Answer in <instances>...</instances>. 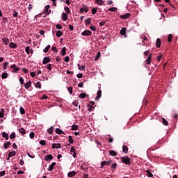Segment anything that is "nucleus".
<instances>
[{"label":"nucleus","instance_id":"34","mask_svg":"<svg viewBox=\"0 0 178 178\" xmlns=\"http://www.w3.org/2000/svg\"><path fill=\"white\" fill-rule=\"evenodd\" d=\"M91 23V18H88L85 20V24L86 26H88Z\"/></svg>","mask_w":178,"mask_h":178},{"label":"nucleus","instance_id":"16","mask_svg":"<svg viewBox=\"0 0 178 178\" xmlns=\"http://www.w3.org/2000/svg\"><path fill=\"white\" fill-rule=\"evenodd\" d=\"M122 152H124V154H127V152H129V147H127V146H126V145H123L122 146Z\"/></svg>","mask_w":178,"mask_h":178},{"label":"nucleus","instance_id":"22","mask_svg":"<svg viewBox=\"0 0 178 178\" xmlns=\"http://www.w3.org/2000/svg\"><path fill=\"white\" fill-rule=\"evenodd\" d=\"M62 19L64 20V22L67 20V14H66V13H63Z\"/></svg>","mask_w":178,"mask_h":178},{"label":"nucleus","instance_id":"10","mask_svg":"<svg viewBox=\"0 0 178 178\" xmlns=\"http://www.w3.org/2000/svg\"><path fill=\"white\" fill-rule=\"evenodd\" d=\"M9 47L13 48V49H16V48H17V44L13 42H11L9 44Z\"/></svg>","mask_w":178,"mask_h":178},{"label":"nucleus","instance_id":"19","mask_svg":"<svg viewBox=\"0 0 178 178\" xmlns=\"http://www.w3.org/2000/svg\"><path fill=\"white\" fill-rule=\"evenodd\" d=\"M3 42H4L5 45H8L9 44V39L8 38H2Z\"/></svg>","mask_w":178,"mask_h":178},{"label":"nucleus","instance_id":"39","mask_svg":"<svg viewBox=\"0 0 178 178\" xmlns=\"http://www.w3.org/2000/svg\"><path fill=\"white\" fill-rule=\"evenodd\" d=\"M10 142H7L6 143L4 144V148L5 149H8L9 148V146L10 145Z\"/></svg>","mask_w":178,"mask_h":178},{"label":"nucleus","instance_id":"28","mask_svg":"<svg viewBox=\"0 0 178 178\" xmlns=\"http://www.w3.org/2000/svg\"><path fill=\"white\" fill-rule=\"evenodd\" d=\"M5 116V109L1 108L0 111V118H2Z\"/></svg>","mask_w":178,"mask_h":178},{"label":"nucleus","instance_id":"59","mask_svg":"<svg viewBox=\"0 0 178 178\" xmlns=\"http://www.w3.org/2000/svg\"><path fill=\"white\" fill-rule=\"evenodd\" d=\"M19 83H20V84H24V79H23V77H20L19 78Z\"/></svg>","mask_w":178,"mask_h":178},{"label":"nucleus","instance_id":"47","mask_svg":"<svg viewBox=\"0 0 178 178\" xmlns=\"http://www.w3.org/2000/svg\"><path fill=\"white\" fill-rule=\"evenodd\" d=\"M79 129V126L76 125V124H73L72 126V130L74 131V130H77Z\"/></svg>","mask_w":178,"mask_h":178},{"label":"nucleus","instance_id":"38","mask_svg":"<svg viewBox=\"0 0 178 178\" xmlns=\"http://www.w3.org/2000/svg\"><path fill=\"white\" fill-rule=\"evenodd\" d=\"M19 112H20L21 115H24L26 113V111L24 110V108L23 107L19 108Z\"/></svg>","mask_w":178,"mask_h":178},{"label":"nucleus","instance_id":"3","mask_svg":"<svg viewBox=\"0 0 178 178\" xmlns=\"http://www.w3.org/2000/svg\"><path fill=\"white\" fill-rule=\"evenodd\" d=\"M11 69L13 70V73H16V72H19V70H20V67H16V64H13L12 65H10Z\"/></svg>","mask_w":178,"mask_h":178},{"label":"nucleus","instance_id":"45","mask_svg":"<svg viewBox=\"0 0 178 178\" xmlns=\"http://www.w3.org/2000/svg\"><path fill=\"white\" fill-rule=\"evenodd\" d=\"M108 10L109 12H116V10H118V8L115 7H113V8H110Z\"/></svg>","mask_w":178,"mask_h":178},{"label":"nucleus","instance_id":"62","mask_svg":"<svg viewBox=\"0 0 178 178\" xmlns=\"http://www.w3.org/2000/svg\"><path fill=\"white\" fill-rule=\"evenodd\" d=\"M51 51H54V52H58V49H56V47H51Z\"/></svg>","mask_w":178,"mask_h":178},{"label":"nucleus","instance_id":"64","mask_svg":"<svg viewBox=\"0 0 178 178\" xmlns=\"http://www.w3.org/2000/svg\"><path fill=\"white\" fill-rule=\"evenodd\" d=\"M69 59H70L69 56H66L64 58L65 62H69Z\"/></svg>","mask_w":178,"mask_h":178},{"label":"nucleus","instance_id":"52","mask_svg":"<svg viewBox=\"0 0 178 178\" xmlns=\"http://www.w3.org/2000/svg\"><path fill=\"white\" fill-rule=\"evenodd\" d=\"M64 9H65L66 13H67V15H69V13H70V9L69 8V7H65Z\"/></svg>","mask_w":178,"mask_h":178},{"label":"nucleus","instance_id":"60","mask_svg":"<svg viewBox=\"0 0 178 178\" xmlns=\"http://www.w3.org/2000/svg\"><path fill=\"white\" fill-rule=\"evenodd\" d=\"M6 172L5 170L0 172V177H2V176H5Z\"/></svg>","mask_w":178,"mask_h":178},{"label":"nucleus","instance_id":"44","mask_svg":"<svg viewBox=\"0 0 178 178\" xmlns=\"http://www.w3.org/2000/svg\"><path fill=\"white\" fill-rule=\"evenodd\" d=\"M56 35V37H62V35H63V33H62V31H57Z\"/></svg>","mask_w":178,"mask_h":178},{"label":"nucleus","instance_id":"1","mask_svg":"<svg viewBox=\"0 0 178 178\" xmlns=\"http://www.w3.org/2000/svg\"><path fill=\"white\" fill-rule=\"evenodd\" d=\"M120 159L122 163H124V165H131V159L127 156H122Z\"/></svg>","mask_w":178,"mask_h":178},{"label":"nucleus","instance_id":"36","mask_svg":"<svg viewBox=\"0 0 178 178\" xmlns=\"http://www.w3.org/2000/svg\"><path fill=\"white\" fill-rule=\"evenodd\" d=\"M68 141L70 144H73L74 143V140H73V138H72V136H70L68 137Z\"/></svg>","mask_w":178,"mask_h":178},{"label":"nucleus","instance_id":"18","mask_svg":"<svg viewBox=\"0 0 178 178\" xmlns=\"http://www.w3.org/2000/svg\"><path fill=\"white\" fill-rule=\"evenodd\" d=\"M56 134H65V132L63 131L60 129L56 128L55 130Z\"/></svg>","mask_w":178,"mask_h":178},{"label":"nucleus","instance_id":"40","mask_svg":"<svg viewBox=\"0 0 178 178\" xmlns=\"http://www.w3.org/2000/svg\"><path fill=\"white\" fill-rule=\"evenodd\" d=\"M97 10H98V7H95L92 8L91 10L92 15H95V13H97Z\"/></svg>","mask_w":178,"mask_h":178},{"label":"nucleus","instance_id":"46","mask_svg":"<svg viewBox=\"0 0 178 178\" xmlns=\"http://www.w3.org/2000/svg\"><path fill=\"white\" fill-rule=\"evenodd\" d=\"M117 166H118V163H113L111 165V170H115V169H116Z\"/></svg>","mask_w":178,"mask_h":178},{"label":"nucleus","instance_id":"54","mask_svg":"<svg viewBox=\"0 0 178 178\" xmlns=\"http://www.w3.org/2000/svg\"><path fill=\"white\" fill-rule=\"evenodd\" d=\"M67 90H68L70 94H73V87H69L67 88Z\"/></svg>","mask_w":178,"mask_h":178},{"label":"nucleus","instance_id":"48","mask_svg":"<svg viewBox=\"0 0 178 178\" xmlns=\"http://www.w3.org/2000/svg\"><path fill=\"white\" fill-rule=\"evenodd\" d=\"M172 38H173V36L172 35V34H169L168 38V42H172Z\"/></svg>","mask_w":178,"mask_h":178},{"label":"nucleus","instance_id":"6","mask_svg":"<svg viewBox=\"0 0 178 178\" xmlns=\"http://www.w3.org/2000/svg\"><path fill=\"white\" fill-rule=\"evenodd\" d=\"M102 95V90H99L97 92V96L95 97V101H98V99H99V98H101Z\"/></svg>","mask_w":178,"mask_h":178},{"label":"nucleus","instance_id":"30","mask_svg":"<svg viewBox=\"0 0 178 178\" xmlns=\"http://www.w3.org/2000/svg\"><path fill=\"white\" fill-rule=\"evenodd\" d=\"M19 132L20 134H22V136H24V134H26V130H24L23 128L19 129Z\"/></svg>","mask_w":178,"mask_h":178},{"label":"nucleus","instance_id":"25","mask_svg":"<svg viewBox=\"0 0 178 178\" xmlns=\"http://www.w3.org/2000/svg\"><path fill=\"white\" fill-rule=\"evenodd\" d=\"M54 130H55L54 127H51L47 129V132L49 133V134H52V133H54Z\"/></svg>","mask_w":178,"mask_h":178},{"label":"nucleus","instance_id":"50","mask_svg":"<svg viewBox=\"0 0 178 178\" xmlns=\"http://www.w3.org/2000/svg\"><path fill=\"white\" fill-rule=\"evenodd\" d=\"M1 79H8V73L5 72L1 75Z\"/></svg>","mask_w":178,"mask_h":178},{"label":"nucleus","instance_id":"8","mask_svg":"<svg viewBox=\"0 0 178 178\" xmlns=\"http://www.w3.org/2000/svg\"><path fill=\"white\" fill-rule=\"evenodd\" d=\"M49 5H47L44 7V13H46V15H49V13H51V10H49Z\"/></svg>","mask_w":178,"mask_h":178},{"label":"nucleus","instance_id":"61","mask_svg":"<svg viewBox=\"0 0 178 178\" xmlns=\"http://www.w3.org/2000/svg\"><path fill=\"white\" fill-rule=\"evenodd\" d=\"M105 24H106V22H105V21H102L99 23V26H105Z\"/></svg>","mask_w":178,"mask_h":178},{"label":"nucleus","instance_id":"33","mask_svg":"<svg viewBox=\"0 0 178 178\" xmlns=\"http://www.w3.org/2000/svg\"><path fill=\"white\" fill-rule=\"evenodd\" d=\"M35 87L36 88H41V82L38 81V82L35 83Z\"/></svg>","mask_w":178,"mask_h":178},{"label":"nucleus","instance_id":"23","mask_svg":"<svg viewBox=\"0 0 178 178\" xmlns=\"http://www.w3.org/2000/svg\"><path fill=\"white\" fill-rule=\"evenodd\" d=\"M16 155V151H12L8 153L9 158H12V156H15Z\"/></svg>","mask_w":178,"mask_h":178},{"label":"nucleus","instance_id":"41","mask_svg":"<svg viewBox=\"0 0 178 178\" xmlns=\"http://www.w3.org/2000/svg\"><path fill=\"white\" fill-rule=\"evenodd\" d=\"M78 68L79 70H86V67L84 65H80V64H78Z\"/></svg>","mask_w":178,"mask_h":178},{"label":"nucleus","instance_id":"43","mask_svg":"<svg viewBox=\"0 0 178 178\" xmlns=\"http://www.w3.org/2000/svg\"><path fill=\"white\" fill-rule=\"evenodd\" d=\"M10 138L11 140H13V138H16V134L15 132H13L10 135Z\"/></svg>","mask_w":178,"mask_h":178},{"label":"nucleus","instance_id":"15","mask_svg":"<svg viewBox=\"0 0 178 178\" xmlns=\"http://www.w3.org/2000/svg\"><path fill=\"white\" fill-rule=\"evenodd\" d=\"M52 159H54V156H52V154H48L45 156V161H51Z\"/></svg>","mask_w":178,"mask_h":178},{"label":"nucleus","instance_id":"53","mask_svg":"<svg viewBox=\"0 0 178 178\" xmlns=\"http://www.w3.org/2000/svg\"><path fill=\"white\" fill-rule=\"evenodd\" d=\"M35 136V134H34V132H31L30 134H29V137L31 139L34 138Z\"/></svg>","mask_w":178,"mask_h":178},{"label":"nucleus","instance_id":"55","mask_svg":"<svg viewBox=\"0 0 178 178\" xmlns=\"http://www.w3.org/2000/svg\"><path fill=\"white\" fill-rule=\"evenodd\" d=\"M40 144L41 145H47V143H46L45 140H40Z\"/></svg>","mask_w":178,"mask_h":178},{"label":"nucleus","instance_id":"13","mask_svg":"<svg viewBox=\"0 0 178 178\" xmlns=\"http://www.w3.org/2000/svg\"><path fill=\"white\" fill-rule=\"evenodd\" d=\"M24 87L26 90H29L31 87V81H29L26 83H24Z\"/></svg>","mask_w":178,"mask_h":178},{"label":"nucleus","instance_id":"56","mask_svg":"<svg viewBox=\"0 0 178 178\" xmlns=\"http://www.w3.org/2000/svg\"><path fill=\"white\" fill-rule=\"evenodd\" d=\"M56 29H57L58 30H62V25L58 24L56 26Z\"/></svg>","mask_w":178,"mask_h":178},{"label":"nucleus","instance_id":"42","mask_svg":"<svg viewBox=\"0 0 178 178\" xmlns=\"http://www.w3.org/2000/svg\"><path fill=\"white\" fill-rule=\"evenodd\" d=\"M86 97H87V94H86V93H81L79 95V98H81L82 99H84V98H86Z\"/></svg>","mask_w":178,"mask_h":178},{"label":"nucleus","instance_id":"14","mask_svg":"<svg viewBox=\"0 0 178 178\" xmlns=\"http://www.w3.org/2000/svg\"><path fill=\"white\" fill-rule=\"evenodd\" d=\"M152 54H149L147 58L146 59V63L147 65H151V60H152Z\"/></svg>","mask_w":178,"mask_h":178},{"label":"nucleus","instance_id":"5","mask_svg":"<svg viewBox=\"0 0 178 178\" xmlns=\"http://www.w3.org/2000/svg\"><path fill=\"white\" fill-rule=\"evenodd\" d=\"M51 148H53L54 149H59V148H62V145L60 143H54L52 145Z\"/></svg>","mask_w":178,"mask_h":178},{"label":"nucleus","instance_id":"27","mask_svg":"<svg viewBox=\"0 0 178 178\" xmlns=\"http://www.w3.org/2000/svg\"><path fill=\"white\" fill-rule=\"evenodd\" d=\"M146 173L147 174V177H154V175L151 173L149 170H147Z\"/></svg>","mask_w":178,"mask_h":178},{"label":"nucleus","instance_id":"9","mask_svg":"<svg viewBox=\"0 0 178 178\" xmlns=\"http://www.w3.org/2000/svg\"><path fill=\"white\" fill-rule=\"evenodd\" d=\"M70 152L73 153V158H76V156H77V154H76V148H74V147H71Z\"/></svg>","mask_w":178,"mask_h":178},{"label":"nucleus","instance_id":"21","mask_svg":"<svg viewBox=\"0 0 178 178\" xmlns=\"http://www.w3.org/2000/svg\"><path fill=\"white\" fill-rule=\"evenodd\" d=\"M76 175V172L75 171H72L68 172L67 176L68 177H73V176Z\"/></svg>","mask_w":178,"mask_h":178},{"label":"nucleus","instance_id":"37","mask_svg":"<svg viewBox=\"0 0 178 178\" xmlns=\"http://www.w3.org/2000/svg\"><path fill=\"white\" fill-rule=\"evenodd\" d=\"M61 55L63 56H65L66 55V47H63L61 50Z\"/></svg>","mask_w":178,"mask_h":178},{"label":"nucleus","instance_id":"31","mask_svg":"<svg viewBox=\"0 0 178 178\" xmlns=\"http://www.w3.org/2000/svg\"><path fill=\"white\" fill-rule=\"evenodd\" d=\"M49 48H51V45L48 44L43 50V52L44 54H47V52H48V51H49Z\"/></svg>","mask_w":178,"mask_h":178},{"label":"nucleus","instance_id":"51","mask_svg":"<svg viewBox=\"0 0 178 178\" xmlns=\"http://www.w3.org/2000/svg\"><path fill=\"white\" fill-rule=\"evenodd\" d=\"M25 51L29 55L30 54V47L27 46L25 49Z\"/></svg>","mask_w":178,"mask_h":178},{"label":"nucleus","instance_id":"49","mask_svg":"<svg viewBox=\"0 0 178 178\" xmlns=\"http://www.w3.org/2000/svg\"><path fill=\"white\" fill-rule=\"evenodd\" d=\"M8 65H9V63H8V62L3 63V70H6Z\"/></svg>","mask_w":178,"mask_h":178},{"label":"nucleus","instance_id":"17","mask_svg":"<svg viewBox=\"0 0 178 178\" xmlns=\"http://www.w3.org/2000/svg\"><path fill=\"white\" fill-rule=\"evenodd\" d=\"M120 34H121V35H124V38L127 37V35H126V28H122L120 30Z\"/></svg>","mask_w":178,"mask_h":178},{"label":"nucleus","instance_id":"26","mask_svg":"<svg viewBox=\"0 0 178 178\" xmlns=\"http://www.w3.org/2000/svg\"><path fill=\"white\" fill-rule=\"evenodd\" d=\"M99 58H101V51H98V52H97V55H96V56H95V62H97V60L98 59H99Z\"/></svg>","mask_w":178,"mask_h":178},{"label":"nucleus","instance_id":"57","mask_svg":"<svg viewBox=\"0 0 178 178\" xmlns=\"http://www.w3.org/2000/svg\"><path fill=\"white\" fill-rule=\"evenodd\" d=\"M161 59H162V54H159V55L157 56V58H156V60H158V62H161Z\"/></svg>","mask_w":178,"mask_h":178},{"label":"nucleus","instance_id":"2","mask_svg":"<svg viewBox=\"0 0 178 178\" xmlns=\"http://www.w3.org/2000/svg\"><path fill=\"white\" fill-rule=\"evenodd\" d=\"M91 34H92V33L90 30H86L81 33V35L86 36V37L91 35Z\"/></svg>","mask_w":178,"mask_h":178},{"label":"nucleus","instance_id":"35","mask_svg":"<svg viewBox=\"0 0 178 178\" xmlns=\"http://www.w3.org/2000/svg\"><path fill=\"white\" fill-rule=\"evenodd\" d=\"M162 123L164 124V126H168L169 124V122H168V120H166L165 118H162Z\"/></svg>","mask_w":178,"mask_h":178},{"label":"nucleus","instance_id":"4","mask_svg":"<svg viewBox=\"0 0 178 178\" xmlns=\"http://www.w3.org/2000/svg\"><path fill=\"white\" fill-rule=\"evenodd\" d=\"M111 163H112V161H104L101 163V169H102L104 168V166H105V165H111Z\"/></svg>","mask_w":178,"mask_h":178},{"label":"nucleus","instance_id":"32","mask_svg":"<svg viewBox=\"0 0 178 178\" xmlns=\"http://www.w3.org/2000/svg\"><path fill=\"white\" fill-rule=\"evenodd\" d=\"M95 2L97 5H100V6L104 5V1L103 0H95Z\"/></svg>","mask_w":178,"mask_h":178},{"label":"nucleus","instance_id":"29","mask_svg":"<svg viewBox=\"0 0 178 178\" xmlns=\"http://www.w3.org/2000/svg\"><path fill=\"white\" fill-rule=\"evenodd\" d=\"M109 154L111 155V156H116L117 155V153L115 150H110Z\"/></svg>","mask_w":178,"mask_h":178},{"label":"nucleus","instance_id":"58","mask_svg":"<svg viewBox=\"0 0 178 178\" xmlns=\"http://www.w3.org/2000/svg\"><path fill=\"white\" fill-rule=\"evenodd\" d=\"M47 68L48 69V70H52V65L48 64Z\"/></svg>","mask_w":178,"mask_h":178},{"label":"nucleus","instance_id":"12","mask_svg":"<svg viewBox=\"0 0 178 178\" xmlns=\"http://www.w3.org/2000/svg\"><path fill=\"white\" fill-rule=\"evenodd\" d=\"M129 17H130V13H126L120 16V19H129Z\"/></svg>","mask_w":178,"mask_h":178},{"label":"nucleus","instance_id":"24","mask_svg":"<svg viewBox=\"0 0 178 178\" xmlns=\"http://www.w3.org/2000/svg\"><path fill=\"white\" fill-rule=\"evenodd\" d=\"M2 137H3L5 140H9V135L5 132L2 133Z\"/></svg>","mask_w":178,"mask_h":178},{"label":"nucleus","instance_id":"11","mask_svg":"<svg viewBox=\"0 0 178 178\" xmlns=\"http://www.w3.org/2000/svg\"><path fill=\"white\" fill-rule=\"evenodd\" d=\"M55 165H56V162H53L49 166L47 170H49V172H52V170H54V166H55Z\"/></svg>","mask_w":178,"mask_h":178},{"label":"nucleus","instance_id":"63","mask_svg":"<svg viewBox=\"0 0 178 178\" xmlns=\"http://www.w3.org/2000/svg\"><path fill=\"white\" fill-rule=\"evenodd\" d=\"M30 75L32 76V77H35V72H31L30 73Z\"/></svg>","mask_w":178,"mask_h":178},{"label":"nucleus","instance_id":"7","mask_svg":"<svg viewBox=\"0 0 178 178\" xmlns=\"http://www.w3.org/2000/svg\"><path fill=\"white\" fill-rule=\"evenodd\" d=\"M51 62V58L49 57H44L42 60L43 65H47V63H49Z\"/></svg>","mask_w":178,"mask_h":178},{"label":"nucleus","instance_id":"20","mask_svg":"<svg viewBox=\"0 0 178 178\" xmlns=\"http://www.w3.org/2000/svg\"><path fill=\"white\" fill-rule=\"evenodd\" d=\"M156 48H161V40L158 38L156 42Z\"/></svg>","mask_w":178,"mask_h":178}]
</instances>
